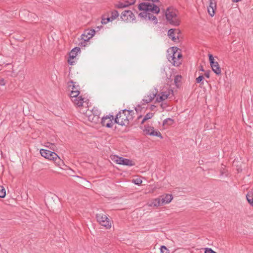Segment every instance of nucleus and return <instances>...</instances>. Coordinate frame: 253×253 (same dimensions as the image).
I'll list each match as a JSON object with an SVG mask.
<instances>
[{"label": "nucleus", "mask_w": 253, "mask_h": 253, "mask_svg": "<svg viewBox=\"0 0 253 253\" xmlns=\"http://www.w3.org/2000/svg\"><path fill=\"white\" fill-rule=\"evenodd\" d=\"M139 10L143 11L139 14V16L152 21L155 24L158 23V20L156 16L150 12L158 14L160 12V8L154 4L149 2H142L138 5Z\"/></svg>", "instance_id": "obj_1"}, {"label": "nucleus", "mask_w": 253, "mask_h": 253, "mask_svg": "<svg viewBox=\"0 0 253 253\" xmlns=\"http://www.w3.org/2000/svg\"><path fill=\"white\" fill-rule=\"evenodd\" d=\"M167 22L173 26H178L181 23L178 10L172 6L168 7L164 11Z\"/></svg>", "instance_id": "obj_2"}, {"label": "nucleus", "mask_w": 253, "mask_h": 253, "mask_svg": "<svg viewBox=\"0 0 253 253\" xmlns=\"http://www.w3.org/2000/svg\"><path fill=\"white\" fill-rule=\"evenodd\" d=\"M167 58L169 62L175 66L181 64L180 59L182 57L180 48H168Z\"/></svg>", "instance_id": "obj_3"}, {"label": "nucleus", "mask_w": 253, "mask_h": 253, "mask_svg": "<svg viewBox=\"0 0 253 253\" xmlns=\"http://www.w3.org/2000/svg\"><path fill=\"white\" fill-rule=\"evenodd\" d=\"M94 29H88L85 30L84 33L81 35V38L79 39L80 42L78 44L82 47H85L88 45L89 43V40L95 34Z\"/></svg>", "instance_id": "obj_4"}, {"label": "nucleus", "mask_w": 253, "mask_h": 253, "mask_svg": "<svg viewBox=\"0 0 253 253\" xmlns=\"http://www.w3.org/2000/svg\"><path fill=\"white\" fill-rule=\"evenodd\" d=\"M126 112L127 109H124L120 111L116 115L114 119V123L119 124L121 126H127L129 123V120L127 117Z\"/></svg>", "instance_id": "obj_5"}, {"label": "nucleus", "mask_w": 253, "mask_h": 253, "mask_svg": "<svg viewBox=\"0 0 253 253\" xmlns=\"http://www.w3.org/2000/svg\"><path fill=\"white\" fill-rule=\"evenodd\" d=\"M40 154L44 158L49 160L54 161L58 165H60V163H63V161L60 159L58 155L54 152L42 149L40 150Z\"/></svg>", "instance_id": "obj_6"}, {"label": "nucleus", "mask_w": 253, "mask_h": 253, "mask_svg": "<svg viewBox=\"0 0 253 253\" xmlns=\"http://www.w3.org/2000/svg\"><path fill=\"white\" fill-rule=\"evenodd\" d=\"M96 218L97 222L101 225L105 227L106 229H110L111 228V221L106 215L103 213H97L96 214Z\"/></svg>", "instance_id": "obj_7"}, {"label": "nucleus", "mask_w": 253, "mask_h": 253, "mask_svg": "<svg viewBox=\"0 0 253 253\" xmlns=\"http://www.w3.org/2000/svg\"><path fill=\"white\" fill-rule=\"evenodd\" d=\"M81 52V48H72L69 53V58L68 59V63L71 65H74L77 61V56L78 53Z\"/></svg>", "instance_id": "obj_8"}, {"label": "nucleus", "mask_w": 253, "mask_h": 253, "mask_svg": "<svg viewBox=\"0 0 253 253\" xmlns=\"http://www.w3.org/2000/svg\"><path fill=\"white\" fill-rule=\"evenodd\" d=\"M114 119L113 116L112 115L104 116L101 118V124L103 126L111 128L112 127L114 124L113 121V120L114 121Z\"/></svg>", "instance_id": "obj_9"}, {"label": "nucleus", "mask_w": 253, "mask_h": 253, "mask_svg": "<svg viewBox=\"0 0 253 253\" xmlns=\"http://www.w3.org/2000/svg\"><path fill=\"white\" fill-rule=\"evenodd\" d=\"M113 160L115 162L119 165L127 166H132L135 165L131 160L119 156H115Z\"/></svg>", "instance_id": "obj_10"}, {"label": "nucleus", "mask_w": 253, "mask_h": 253, "mask_svg": "<svg viewBox=\"0 0 253 253\" xmlns=\"http://www.w3.org/2000/svg\"><path fill=\"white\" fill-rule=\"evenodd\" d=\"M168 35L173 41L177 42L181 36V32L178 29H170L168 31Z\"/></svg>", "instance_id": "obj_11"}, {"label": "nucleus", "mask_w": 253, "mask_h": 253, "mask_svg": "<svg viewBox=\"0 0 253 253\" xmlns=\"http://www.w3.org/2000/svg\"><path fill=\"white\" fill-rule=\"evenodd\" d=\"M144 132L148 135L156 136L160 137L161 138H163L161 132L159 131H156L153 126H145Z\"/></svg>", "instance_id": "obj_12"}, {"label": "nucleus", "mask_w": 253, "mask_h": 253, "mask_svg": "<svg viewBox=\"0 0 253 253\" xmlns=\"http://www.w3.org/2000/svg\"><path fill=\"white\" fill-rule=\"evenodd\" d=\"M134 15L130 10H125L121 15V19L124 21H130L134 19Z\"/></svg>", "instance_id": "obj_13"}, {"label": "nucleus", "mask_w": 253, "mask_h": 253, "mask_svg": "<svg viewBox=\"0 0 253 253\" xmlns=\"http://www.w3.org/2000/svg\"><path fill=\"white\" fill-rule=\"evenodd\" d=\"M135 2V0H123L115 4V6L117 8H123L132 5Z\"/></svg>", "instance_id": "obj_14"}, {"label": "nucleus", "mask_w": 253, "mask_h": 253, "mask_svg": "<svg viewBox=\"0 0 253 253\" xmlns=\"http://www.w3.org/2000/svg\"><path fill=\"white\" fill-rule=\"evenodd\" d=\"M209 5L208 7V12L209 15L212 17L215 14V10L216 9V0H209Z\"/></svg>", "instance_id": "obj_15"}, {"label": "nucleus", "mask_w": 253, "mask_h": 253, "mask_svg": "<svg viewBox=\"0 0 253 253\" xmlns=\"http://www.w3.org/2000/svg\"><path fill=\"white\" fill-rule=\"evenodd\" d=\"M157 92L158 91L156 89H154L148 95L145 96L144 98L143 99L142 101H143L144 103L146 104L151 102L154 98L156 97Z\"/></svg>", "instance_id": "obj_16"}, {"label": "nucleus", "mask_w": 253, "mask_h": 253, "mask_svg": "<svg viewBox=\"0 0 253 253\" xmlns=\"http://www.w3.org/2000/svg\"><path fill=\"white\" fill-rule=\"evenodd\" d=\"M172 199L173 197L172 195L168 194L165 195H162L161 198L163 205L169 203Z\"/></svg>", "instance_id": "obj_17"}, {"label": "nucleus", "mask_w": 253, "mask_h": 253, "mask_svg": "<svg viewBox=\"0 0 253 253\" xmlns=\"http://www.w3.org/2000/svg\"><path fill=\"white\" fill-rule=\"evenodd\" d=\"M212 71L216 74L220 75L221 74V69L217 62H214L210 64Z\"/></svg>", "instance_id": "obj_18"}, {"label": "nucleus", "mask_w": 253, "mask_h": 253, "mask_svg": "<svg viewBox=\"0 0 253 253\" xmlns=\"http://www.w3.org/2000/svg\"><path fill=\"white\" fill-rule=\"evenodd\" d=\"M84 98H83L82 96H79L77 98L72 99V101L74 102V104L77 106L78 107H81L83 106V104L84 101Z\"/></svg>", "instance_id": "obj_19"}, {"label": "nucleus", "mask_w": 253, "mask_h": 253, "mask_svg": "<svg viewBox=\"0 0 253 253\" xmlns=\"http://www.w3.org/2000/svg\"><path fill=\"white\" fill-rule=\"evenodd\" d=\"M148 205L150 207H157L162 205H163L162 203L161 198H156L153 199L152 201L148 203Z\"/></svg>", "instance_id": "obj_20"}, {"label": "nucleus", "mask_w": 253, "mask_h": 253, "mask_svg": "<svg viewBox=\"0 0 253 253\" xmlns=\"http://www.w3.org/2000/svg\"><path fill=\"white\" fill-rule=\"evenodd\" d=\"M246 199L250 205L253 207V192L249 191L246 195Z\"/></svg>", "instance_id": "obj_21"}, {"label": "nucleus", "mask_w": 253, "mask_h": 253, "mask_svg": "<svg viewBox=\"0 0 253 253\" xmlns=\"http://www.w3.org/2000/svg\"><path fill=\"white\" fill-rule=\"evenodd\" d=\"M92 113L94 115V118L98 120L99 118V116L100 115L101 112L97 108L94 107L92 110Z\"/></svg>", "instance_id": "obj_22"}, {"label": "nucleus", "mask_w": 253, "mask_h": 253, "mask_svg": "<svg viewBox=\"0 0 253 253\" xmlns=\"http://www.w3.org/2000/svg\"><path fill=\"white\" fill-rule=\"evenodd\" d=\"M170 93H173V90L172 89L169 90L168 92L163 91L161 93V96H163L164 99L165 100L168 98Z\"/></svg>", "instance_id": "obj_23"}, {"label": "nucleus", "mask_w": 253, "mask_h": 253, "mask_svg": "<svg viewBox=\"0 0 253 253\" xmlns=\"http://www.w3.org/2000/svg\"><path fill=\"white\" fill-rule=\"evenodd\" d=\"M80 94V91L79 90H72L70 93V96L72 98V99H75V98H77L79 97V95Z\"/></svg>", "instance_id": "obj_24"}, {"label": "nucleus", "mask_w": 253, "mask_h": 253, "mask_svg": "<svg viewBox=\"0 0 253 253\" xmlns=\"http://www.w3.org/2000/svg\"><path fill=\"white\" fill-rule=\"evenodd\" d=\"M127 117H128V119L129 120H132L134 118V111L133 110H127V112H126Z\"/></svg>", "instance_id": "obj_25"}, {"label": "nucleus", "mask_w": 253, "mask_h": 253, "mask_svg": "<svg viewBox=\"0 0 253 253\" xmlns=\"http://www.w3.org/2000/svg\"><path fill=\"white\" fill-rule=\"evenodd\" d=\"M119 15V12L118 11L114 10L112 11V14H111V17H110L111 18V20H114L117 17H118Z\"/></svg>", "instance_id": "obj_26"}, {"label": "nucleus", "mask_w": 253, "mask_h": 253, "mask_svg": "<svg viewBox=\"0 0 253 253\" xmlns=\"http://www.w3.org/2000/svg\"><path fill=\"white\" fill-rule=\"evenodd\" d=\"M6 195V192L3 186H0V198H4Z\"/></svg>", "instance_id": "obj_27"}, {"label": "nucleus", "mask_w": 253, "mask_h": 253, "mask_svg": "<svg viewBox=\"0 0 253 253\" xmlns=\"http://www.w3.org/2000/svg\"><path fill=\"white\" fill-rule=\"evenodd\" d=\"M161 253H169V250L165 246H162L160 248Z\"/></svg>", "instance_id": "obj_28"}, {"label": "nucleus", "mask_w": 253, "mask_h": 253, "mask_svg": "<svg viewBox=\"0 0 253 253\" xmlns=\"http://www.w3.org/2000/svg\"><path fill=\"white\" fill-rule=\"evenodd\" d=\"M132 181L135 184L137 185H140L142 182V180L138 178L133 179Z\"/></svg>", "instance_id": "obj_29"}, {"label": "nucleus", "mask_w": 253, "mask_h": 253, "mask_svg": "<svg viewBox=\"0 0 253 253\" xmlns=\"http://www.w3.org/2000/svg\"><path fill=\"white\" fill-rule=\"evenodd\" d=\"M111 18L110 17H108L107 18H102L101 20V23L103 24H106L111 20Z\"/></svg>", "instance_id": "obj_30"}, {"label": "nucleus", "mask_w": 253, "mask_h": 253, "mask_svg": "<svg viewBox=\"0 0 253 253\" xmlns=\"http://www.w3.org/2000/svg\"><path fill=\"white\" fill-rule=\"evenodd\" d=\"M154 116V113H148L145 116L144 118L147 119V120L151 119Z\"/></svg>", "instance_id": "obj_31"}, {"label": "nucleus", "mask_w": 253, "mask_h": 253, "mask_svg": "<svg viewBox=\"0 0 253 253\" xmlns=\"http://www.w3.org/2000/svg\"><path fill=\"white\" fill-rule=\"evenodd\" d=\"M164 100H165L164 99L163 96H161V95H160V94H158L157 96H156V102H160Z\"/></svg>", "instance_id": "obj_32"}, {"label": "nucleus", "mask_w": 253, "mask_h": 253, "mask_svg": "<svg viewBox=\"0 0 253 253\" xmlns=\"http://www.w3.org/2000/svg\"><path fill=\"white\" fill-rule=\"evenodd\" d=\"M204 79L203 75H200L198 78H196V81L197 83H200Z\"/></svg>", "instance_id": "obj_33"}, {"label": "nucleus", "mask_w": 253, "mask_h": 253, "mask_svg": "<svg viewBox=\"0 0 253 253\" xmlns=\"http://www.w3.org/2000/svg\"><path fill=\"white\" fill-rule=\"evenodd\" d=\"M205 253H217L212 250L211 248H205Z\"/></svg>", "instance_id": "obj_34"}, {"label": "nucleus", "mask_w": 253, "mask_h": 253, "mask_svg": "<svg viewBox=\"0 0 253 253\" xmlns=\"http://www.w3.org/2000/svg\"><path fill=\"white\" fill-rule=\"evenodd\" d=\"M181 78V76L176 75L174 77V83L175 84H177L178 82H180V79Z\"/></svg>", "instance_id": "obj_35"}, {"label": "nucleus", "mask_w": 253, "mask_h": 253, "mask_svg": "<svg viewBox=\"0 0 253 253\" xmlns=\"http://www.w3.org/2000/svg\"><path fill=\"white\" fill-rule=\"evenodd\" d=\"M208 56L210 64L215 62L214 60V57L212 54H209Z\"/></svg>", "instance_id": "obj_36"}, {"label": "nucleus", "mask_w": 253, "mask_h": 253, "mask_svg": "<svg viewBox=\"0 0 253 253\" xmlns=\"http://www.w3.org/2000/svg\"><path fill=\"white\" fill-rule=\"evenodd\" d=\"M71 83H72L73 84L72 90H79V86L78 85L76 86L75 85V84H76V82H74L73 81H71Z\"/></svg>", "instance_id": "obj_37"}, {"label": "nucleus", "mask_w": 253, "mask_h": 253, "mask_svg": "<svg viewBox=\"0 0 253 253\" xmlns=\"http://www.w3.org/2000/svg\"><path fill=\"white\" fill-rule=\"evenodd\" d=\"M169 122H173V120L171 119L167 118V119H165L164 121V122H163V125H166L167 124H168Z\"/></svg>", "instance_id": "obj_38"}, {"label": "nucleus", "mask_w": 253, "mask_h": 253, "mask_svg": "<svg viewBox=\"0 0 253 253\" xmlns=\"http://www.w3.org/2000/svg\"><path fill=\"white\" fill-rule=\"evenodd\" d=\"M5 81L4 79H0V85L3 86L5 84Z\"/></svg>", "instance_id": "obj_39"}, {"label": "nucleus", "mask_w": 253, "mask_h": 253, "mask_svg": "<svg viewBox=\"0 0 253 253\" xmlns=\"http://www.w3.org/2000/svg\"><path fill=\"white\" fill-rule=\"evenodd\" d=\"M205 76L206 78H210V71H207L205 73Z\"/></svg>", "instance_id": "obj_40"}, {"label": "nucleus", "mask_w": 253, "mask_h": 253, "mask_svg": "<svg viewBox=\"0 0 253 253\" xmlns=\"http://www.w3.org/2000/svg\"><path fill=\"white\" fill-rule=\"evenodd\" d=\"M140 107V105H138L136 107H135V110L136 111V112H138V111H139V108Z\"/></svg>", "instance_id": "obj_41"}, {"label": "nucleus", "mask_w": 253, "mask_h": 253, "mask_svg": "<svg viewBox=\"0 0 253 253\" xmlns=\"http://www.w3.org/2000/svg\"><path fill=\"white\" fill-rule=\"evenodd\" d=\"M147 121V119H146L144 117V118L143 119V120H142V122H141V124H143L145 123V121Z\"/></svg>", "instance_id": "obj_42"}, {"label": "nucleus", "mask_w": 253, "mask_h": 253, "mask_svg": "<svg viewBox=\"0 0 253 253\" xmlns=\"http://www.w3.org/2000/svg\"><path fill=\"white\" fill-rule=\"evenodd\" d=\"M200 70L201 71H204V69L202 65L200 66Z\"/></svg>", "instance_id": "obj_43"}, {"label": "nucleus", "mask_w": 253, "mask_h": 253, "mask_svg": "<svg viewBox=\"0 0 253 253\" xmlns=\"http://www.w3.org/2000/svg\"><path fill=\"white\" fill-rule=\"evenodd\" d=\"M224 171L223 170H220V175H223Z\"/></svg>", "instance_id": "obj_44"}, {"label": "nucleus", "mask_w": 253, "mask_h": 253, "mask_svg": "<svg viewBox=\"0 0 253 253\" xmlns=\"http://www.w3.org/2000/svg\"><path fill=\"white\" fill-rule=\"evenodd\" d=\"M155 107H156V106L155 105H151V110H153Z\"/></svg>", "instance_id": "obj_45"}, {"label": "nucleus", "mask_w": 253, "mask_h": 253, "mask_svg": "<svg viewBox=\"0 0 253 253\" xmlns=\"http://www.w3.org/2000/svg\"><path fill=\"white\" fill-rule=\"evenodd\" d=\"M241 0H232V1L233 2H239L240 1H241Z\"/></svg>", "instance_id": "obj_46"}, {"label": "nucleus", "mask_w": 253, "mask_h": 253, "mask_svg": "<svg viewBox=\"0 0 253 253\" xmlns=\"http://www.w3.org/2000/svg\"><path fill=\"white\" fill-rule=\"evenodd\" d=\"M142 117V115H140L139 117H138V119H140Z\"/></svg>", "instance_id": "obj_47"}, {"label": "nucleus", "mask_w": 253, "mask_h": 253, "mask_svg": "<svg viewBox=\"0 0 253 253\" xmlns=\"http://www.w3.org/2000/svg\"><path fill=\"white\" fill-rule=\"evenodd\" d=\"M171 47L174 48L175 47V46H171Z\"/></svg>", "instance_id": "obj_48"}]
</instances>
